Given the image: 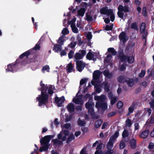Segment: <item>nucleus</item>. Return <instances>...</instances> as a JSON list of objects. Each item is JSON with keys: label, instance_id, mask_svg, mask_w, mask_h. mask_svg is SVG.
Returning a JSON list of instances; mask_svg holds the SVG:
<instances>
[{"label": "nucleus", "instance_id": "nucleus-15", "mask_svg": "<svg viewBox=\"0 0 154 154\" xmlns=\"http://www.w3.org/2000/svg\"><path fill=\"white\" fill-rule=\"evenodd\" d=\"M30 53L31 51L30 50H28L21 54L19 56V58L20 59H22L24 57H26V58H28V56L30 55Z\"/></svg>", "mask_w": 154, "mask_h": 154}, {"label": "nucleus", "instance_id": "nucleus-12", "mask_svg": "<svg viewBox=\"0 0 154 154\" xmlns=\"http://www.w3.org/2000/svg\"><path fill=\"white\" fill-rule=\"evenodd\" d=\"M15 67V64H14V63L10 64L8 65L6 69V71L7 72H13Z\"/></svg>", "mask_w": 154, "mask_h": 154}, {"label": "nucleus", "instance_id": "nucleus-20", "mask_svg": "<svg viewBox=\"0 0 154 154\" xmlns=\"http://www.w3.org/2000/svg\"><path fill=\"white\" fill-rule=\"evenodd\" d=\"M67 108L69 112H73L75 110V108L73 104L69 103L67 106Z\"/></svg>", "mask_w": 154, "mask_h": 154}, {"label": "nucleus", "instance_id": "nucleus-49", "mask_svg": "<svg viewBox=\"0 0 154 154\" xmlns=\"http://www.w3.org/2000/svg\"><path fill=\"white\" fill-rule=\"evenodd\" d=\"M135 43L134 42H131L128 44L127 48H131L135 46Z\"/></svg>", "mask_w": 154, "mask_h": 154}, {"label": "nucleus", "instance_id": "nucleus-16", "mask_svg": "<svg viewBox=\"0 0 154 154\" xmlns=\"http://www.w3.org/2000/svg\"><path fill=\"white\" fill-rule=\"evenodd\" d=\"M102 85L105 91L106 92H108L110 90L109 88L110 86L107 82H103L102 83Z\"/></svg>", "mask_w": 154, "mask_h": 154}, {"label": "nucleus", "instance_id": "nucleus-31", "mask_svg": "<svg viewBox=\"0 0 154 154\" xmlns=\"http://www.w3.org/2000/svg\"><path fill=\"white\" fill-rule=\"evenodd\" d=\"M94 105V104H93V103L92 102H88L86 103L85 106L86 109H88L89 108L93 107Z\"/></svg>", "mask_w": 154, "mask_h": 154}, {"label": "nucleus", "instance_id": "nucleus-55", "mask_svg": "<svg viewBox=\"0 0 154 154\" xmlns=\"http://www.w3.org/2000/svg\"><path fill=\"white\" fill-rule=\"evenodd\" d=\"M74 52L72 50H70L68 54L69 58L70 59L72 58L73 56Z\"/></svg>", "mask_w": 154, "mask_h": 154}, {"label": "nucleus", "instance_id": "nucleus-4", "mask_svg": "<svg viewBox=\"0 0 154 154\" xmlns=\"http://www.w3.org/2000/svg\"><path fill=\"white\" fill-rule=\"evenodd\" d=\"M95 106L98 109H101L102 110H105L107 108V105L104 101H97L96 103Z\"/></svg>", "mask_w": 154, "mask_h": 154}, {"label": "nucleus", "instance_id": "nucleus-14", "mask_svg": "<svg viewBox=\"0 0 154 154\" xmlns=\"http://www.w3.org/2000/svg\"><path fill=\"white\" fill-rule=\"evenodd\" d=\"M136 140L134 138L131 139L129 142L131 148L132 149H135L136 148L137 145Z\"/></svg>", "mask_w": 154, "mask_h": 154}, {"label": "nucleus", "instance_id": "nucleus-7", "mask_svg": "<svg viewBox=\"0 0 154 154\" xmlns=\"http://www.w3.org/2000/svg\"><path fill=\"white\" fill-rule=\"evenodd\" d=\"M80 53H75L74 55V58L76 60L82 59L86 54L85 51L83 50H80Z\"/></svg>", "mask_w": 154, "mask_h": 154}, {"label": "nucleus", "instance_id": "nucleus-51", "mask_svg": "<svg viewBox=\"0 0 154 154\" xmlns=\"http://www.w3.org/2000/svg\"><path fill=\"white\" fill-rule=\"evenodd\" d=\"M86 20L88 21L91 22L93 20V19L92 17L89 15L87 14V13L86 14Z\"/></svg>", "mask_w": 154, "mask_h": 154}, {"label": "nucleus", "instance_id": "nucleus-32", "mask_svg": "<svg viewBox=\"0 0 154 154\" xmlns=\"http://www.w3.org/2000/svg\"><path fill=\"white\" fill-rule=\"evenodd\" d=\"M125 126L126 127H130L132 124L131 120L129 118H128L126 120L125 122Z\"/></svg>", "mask_w": 154, "mask_h": 154}, {"label": "nucleus", "instance_id": "nucleus-21", "mask_svg": "<svg viewBox=\"0 0 154 154\" xmlns=\"http://www.w3.org/2000/svg\"><path fill=\"white\" fill-rule=\"evenodd\" d=\"M146 28V23L144 22L141 23L140 27V32L141 34H143V32L146 31L145 30Z\"/></svg>", "mask_w": 154, "mask_h": 154}, {"label": "nucleus", "instance_id": "nucleus-19", "mask_svg": "<svg viewBox=\"0 0 154 154\" xmlns=\"http://www.w3.org/2000/svg\"><path fill=\"white\" fill-rule=\"evenodd\" d=\"M62 48V46L57 44L54 45L53 50H54L55 52H58L61 51Z\"/></svg>", "mask_w": 154, "mask_h": 154}, {"label": "nucleus", "instance_id": "nucleus-13", "mask_svg": "<svg viewBox=\"0 0 154 154\" xmlns=\"http://www.w3.org/2000/svg\"><path fill=\"white\" fill-rule=\"evenodd\" d=\"M125 82L129 87H132L134 84V81L133 79L128 77L126 78Z\"/></svg>", "mask_w": 154, "mask_h": 154}, {"label": "nucleus", "instance_id": "nucleus-11", "mask_svg": "<svg viewBox=\"0 0 154 154\" xmlns=\"http://www.w3.org/2000/svg\"><path fill=\"white\" fill-rule=\"evenodd\" d=\"M149 133V130L146 129L142 131L139 135V136L140 138L145 139L148 137Z\"/></svg>", "mask_w": 154, "mask_h": 154}, {"label": "nucleus", "instance_id": "nucleus-34", "mask_svg": "<svg viewBox=\"0 0 154 154\" xmlns=\"http://www.w3.org/2000/svg\"><path fill=\"white\" fill-rule=\"evenodd\" d=\"M134 58L133 56H128L127 60L128 63H132L134 61Z\"/></svg>", "mask_w": 154, "mask_h": 154}, {"label": "nucleus", "instance_id": "nucleus-62", "mask_svg": "<svg viewBox=\"0 0 154 154\" xmlns=\"http://www.w3.org/2000/svg\"><path fill=\"white\" fill-rule=\"evenodd\" d=\"M77 39H78L77 43H78V45L79 46L82 45V44H83V42L82 40V39H81V38L78 37Z\"/></svg>", "mask_w": 154, "mask_h": 154}, {"label": "nucleus", "instance_id": "nucleus-1", "mask_svg": "<svg viewBox=\"0 0 154 154\" xmlns=\"http://www.w3.org/2000/svg\"><path fill=\"white\" fill-rule=\"evenodd\" d=\"M40 85L42 88L41 94L36 97V99L39 102L38 106L41 107L43 105H45L48 103L49 95L46 92L48 88L44 84L42 83V81L40 82Z\"/></svg>", "mask_w": 154, "mask_h": 154}, {"label": "nucleus", "instance_id": "nucleus-25", "mask_svg": "<svg viewBox=\"0 0 154 154\" xmlns=\"http://www.w3.org/2000/svg\"><path fill=\"white\" fill-rule=\"evenodd\" d=\"M136 105V104L135 102H133L131 106L129 107L128 109V111L129 112H131V113L133 112Z\"/></svg>", "mask_w": 154, "mask_h": 154}, {"label": "nucleus", "instance_id": "nucleus-46", "mask_svg": "<svg viewBox=\"0 0 154 154\" xmlns=\"http://www.w3.org/2000/svg\"><path fill=\"white\" fill-rule=\"evenodd\" d=\"M123 103L122 101H119L117 104V107L118 109H121L122 108L123 106Z\"/></svg>", "mask_w": 154, "mask_h": 154}, {"label": "nucleus", "instance_id": "nucleus-33", "mask_svg": "<svg viewBox=\"0 0 154 154\" xmlns=\"http://www.w3.org/2000/svg\"><path fill=\"white\" fill-rule=\"evenodd\" d=\"M108 51L111 53L112 55H115L117 54V51L113 48H110L108 49Z\"/></svg>", "mask_w": 154, "mask_h": 154}, {"label": "nucleus", "instance_id": "nucleus-54", "mask_svg": "<svg viewBox=\"0 0 154 154\" xmlns=\"http://www.w3.org/2000/svg\"><path fill=\"white\" fill-rule=\"evenodd\" d=\"M128 56L125 55L122 56L120 57L119 59H120L121 61L122 62H125L126 60H127Z\"/></svg>", "mask_w": 154, "mask_h": 154}, {"label": "nucleus", "instance_id": "nucleus-22", "mask_svg": "<svg viewBox=\"0 0 154 154\" xmlns=\"http://www.w3.org/2000/svg\"><path fill=\"white\" fill-rule=\"evenodd\" d=\"M103 74L106 77L110 79L111 78L112 75V74L110 73L107 70H105L103 72Z\"/></svg>", "mask_w": 154, "mask_h": 154}, {"label": "nucleus", "instance_id": "nucleus-39", "mask_svg": "<svg viewBox=\"0 0 154 154\" xmlns=\"http://www.w3.org/2000/svg\"><path fill=\"white\" fill-rule=\"evenodd\" d=\"M53 143L55 145L60 144L62 143V141L60 140L57 139H54L52 140Z\"/></svg>", "mask_w": 154, "mask_h": 154}, {"label": "nucleus", "instance_id": "nucleus-24", "mask_svg": "<svg viewBox=\"0 0 154 154\" xmlns=\"http://www.w3.org/2000/svg\"><path fill=\"white\" fill-rule=\"evenodd\" d=\"M75 139V136L73 134H70L68 137L66 141L67 143H69L74 140Z\"/></svg>", "mask_w": 154, "mask_h": 154}, {"label": "nucleus", "instance_id": "nucleus-59", "mask_svg": "<svg viewBox=\"0 0 154 154\" xmlns=\"http://www.w3.org/2000/svg\"><path fill=\"white\" fill-rule=\"evenodd\" d=\"M111 102L110 103L112 105H114L117 101V99L115 97H113L112 99H110Z\"/></svg>", "mask_w": 154, "mask_h": 154}, {"label": "nucleus", "instance_id": "nucleus-38", "mask_svg": "<svg viewBox=\"0 0 154 154\" xmlns=\"http://www.w3.org/2000/svg\"><path fill=\"white\" fill-rule=\"evenodd\" d=\"M113 24H112L110 26H109L108 25H106L105 29L106 31H109V30H112L113 29Z\"/></svg>", "mask_w": 154, "mask_h": 154}, {"label": "nucleus", "instance_id": "nucleus-2", "mask_svg": "<svg viewBox=\"0 0 154 154\" xmlns=\"http://www.w3.org/2000/svg\"><path fill=\"white\" fill-rule=\"evenodd\" d=\"M118 10L117 12L119 18L122 19L124 18V13L123 12L125 13L130 12L129 7L127 6H123L122 5H119L118 7Z\"/></svg>", "mask_w": 154, "mask_h": 154}, {"label": "nucleus", "instance_id": "nucleus-3", "mask_svg": "<svg viewBox=\"0 0 154 154\" xmlns=\"http://www.w3.org/2000/svg\"><path fill=\"white\" fill-rule=\"evenodd\" d=\"M54 137V135L45 136L40 140L41 145L49 144L48 143L52 138Z\"/></svg>", "mask_w": 154, "mask_h": 154}, {"label": "nucleus", "instance_id": "nucleus-43", "mask_svg": "<svg viewBox=\"0 0 154 154\" xmlns=\"http://www.w3.org/2000/svg\"><path fill=\"white\" fill-rule=\"evenodd\" d=\"M112 58V56L110 54H108L105 60L106 62H109Z\"/></svg>", "mask_w": 154, "mask_h": 154}, {"label": "nucleus", "instance_id": "nucleus-42", "mask_svg": "<svg viewBox=\"0 0 154 154\" xmlns=\"http://www.w3.org/2000/svg\"><path fill=\"white\" fill-rule=\"evenodd\" d=\"M50 69L49 66L48 65H46L43 66L42 69V71L43 72H45V71L49 72V69Z\"/></svg>", "mask_w": 154, "mask_h": 154}, {"label": "nucleus", "instance_id": "nucleus-28", "mask_svg": "<svg viewBox=\"0 0 154 154\" xmlns=\"http://www.w3.org/2000/svg\"><path fill=\"white\" fill-rule=\"evenodd\" d=\"M77 122L78 125L81 126H83L86 124V122L85 121L81 120L80 118L78 119Z\"/></svg>", "mask_w": 154, "mask_h": 154}, {"label": "nucleus", "instance_id": "nucleus-40", "mask_svg": "<svg viewBox=\"0 0 154 154\" xmlns=\"http://www.w3.org/2000/svg\"><path fill=\"white\" fill-rule=\"evenodd\" d=\"M78 98H73L72 100V101L76 104H80V105H82L83 103L81 102L79 100Z\"/></svg>", "mask_w": 154, "mask_h": 154}, {"label": "nucleus", "instance_id": "nucleus-18", "mask_svg": "<svg viewBox=\"0 0 154 154\" xmlns=\"http://www.w3.org/2000/svg\"><path fill=\"white\" fill-rule=\"evenodd\" d=\"M86 11V9L85 8H82L77 11L78 15L80 17L84 16Z\"/></svg>", "mask_w": 154, "mask_h": 154}, {"label": "nucleus", "instance_id": "nucleus-5", "mask_svg": "<svg viewBox=\"0 0 154 154\" xmlns=\"http://www.w3.org/2000/svg\"><path fill=\"white\" fill-rule=\"evenodd\" d=\"M100 13L102 14L109 15L113 13V11L111 9H108L107 7L102 8L100 11Z\"/></svg>", "mask_w": 154, "mask_h": 154}, {"label": "nucleus", "instance_id": "nucleus-44", "mask_svg": "<svg viewBox=\"0 0 154 154\" xmlns=\"http://www.w3.org/2000/svg\"><path fill=\"white\" fill-rule=\"evenodd\" d=\"M88 112L89 114L93 116L94 114V110L93 107L88 109Z\"/></svg>", "mask_w": 154, "mask_h": 154}, {"label": "nucleus", "instance_id": "nucleus-26", "mask_svg": "<svg viewBox=\"0 0 154 154\" xmlns=\"http://www.w3.org/2000/svg\"><path fill=\"white\" fill-rule=\"evenodd\" d=\"M55 89V87L53 85H51L48 88V93L50 95H52L54 92V90Z\"/></svg>", "mask_w": 154, "mask_h": 154}, {"label": "nucleus", "instance_id": "nucleus-29", "mask_svg": "<svg viewBox=\"0 0 154 154\" xmlns=\"http://www.w3.org/2000/svg\"><path fill=\"white\" fill-rule=\"evenodd\" d=\"M94 55L93 53L91 52H89L87 54L86 57L87 59L91 60L94 57Z\"/></svg>", "mask_w": 154, "mask_h": 154}, {"label": "nucleus", "instance_id": "nucleus-35", "mask_svg": "<svg viewBox=\"0 0 154 154\" xmlns=\"http://www.w3.org/2000/svg\"><path fill=\"white\" fill-rule=\"evenodd\" d=\"M131 29H134L137 31L138 30V26L136 22L133 23L130 26Z\"/></svg>", "mask_w": 154, "mask_h": 154}, {"label": "nucleus", "instance_id": "nucleus-27", "mask_svg": "<svg viewBox=\"0 0 154 154\" xmlns=\"http://www.w3.org/2000/svg\"><path fill=\"white\" fill-rule=\"evenodd\" d=\"M102 123V121L101 119H98L94 123V126L96 128L99 127Z\"/></svg>", "mask_w": 154, "mask_h": 154}, {"label": "nucleus", "instance_id": "nucleus-17", "mask_svg": "<svg viewBox=\"0 0 154 154\" xmlns=\"http://www.w3.org/2000/svg\"><path fill=\"white\" fill-rule=\"evenodd\" d=\"M127 77L123 75H120L117 78L118 82L120 83H124Z\"/></svg>", "mask_w": 154, "mask_h": 154}, {"label": "nucleus", "instance_id": "nucleus-52", "mask_svg": "<svg viewBox=\"0 0 154 154\" xmlns=\"http://www.w3.org/2000/svg\"><path fill=\"white\" fill-rule=\"evenodd\" d=\"M143 34L142 35V38L143 39H145V44H146V39L147 37V36L148 35V33L147 31H146L143 32Z\"/></svg>", "mask_w": 154, "mask_h": 154}, {"label": "nucleus", "instance_id": "nucleus-58", "mask_svg": "<svg viewBox=\"0 0 154 154\" xmlns=\"http://www.w3.org/2000/svg\"><path fill=\"white\" fill-rule=\"evenodd\" d=\"M126 65L125 63H123L122 65L120 68V70L121 71H124L126 68Z\"/></svg>", "mask_w": 154, "mask_h": 154}, {"label": "nucleus", "instance_id": "nucleus-63", "mask_svg": "<svg viewBox=\"0 0 154 154\" xmlns=\"http://www.w3.org/2000/svg\"><path fill=\"white\" fill-rule=\"evenodd\" d=\"M149 104L150 107L154 109V99H152L151 101L149 102Z\"/></svg>", "mask_w": 154, "mask_h": 154}, {"label": "nucleus", "instance_id": "nucleus-41", "mask_svg": "<svg viewBox=\"0 0 154 154\" xmlns=\"http://www.w3.org/2000/svg\"><path fill=\"white\" fill-rule=\"evenodd\" d=\"M84 98L86 100L88 98H89V101H90L92 99V96L90 94L87 93L86 94L84 97Z\"/></svg>", "mask_w": 154, "mask_h": 154}, {"label": "nucleus", "instance_id": "nucleus-47", "mask_svg": "<svg viewBox=\"0 0 154 154\" xmlns=\"http://www.w3.org/2000/svg\"><path fill=\"white\" fill-rule=\"evenodd\" d=\"M142 14L143 15L146 17L147 15V8L146 7H143L142 8Z\"/></svg>", "mask_w": 154, "mask_h": 154}, {"label": "nucleus", "instance_id": "nucleus-60", "mask_svg": "<svg viewBox=\"0 0 154 154\" xmlns=\"http://www.w3.org/2000/svg\"><path fill=\"white\" fill-rule=\"evenodd\" d=\"M43 146L42 147V148L43 149L44 151H46L48 150L49 146V144H44L43 145Z\"/></svg>", "mask_w": 154, "mask_h": 154}, {"label": "nucleus", "instance_id": "nucleus-61", "mask_svg": "<svg viewBox=\"0 0 154 154\" xmlns=\"http://www.w3.org/2000/svg\"><path fill=\"white\" fill-rule=\"evenodd\" d=\"M148 148L152 149L154 148V143L152 142H150L148 146Z\"/></svg>", "mask_w": 154, "mask_h": 154}, {"label": "nucleus", "instance_id": "nucleus-64", "mask_svg": "<svg viewBox=\"0 0 154 154\" xmlns=\"http://www.w3.org/2000/svg\"><path fill=\"white\" fill-rule=\"evenodd\" d=\"M80 154H88L86 152V148L85 147H84L81 151Z\"/></svg>", "mask_w": 154, "mask_h": 154}, {"label": "nucleus", "instance_id": "nucleus-6", "mask_svg": "<svg viewBox=\"0 0 154 154\" xmlns=\"http://www.w3.org/2000/svg\"><path fill=\"white\" fill-rule=\"evenodd\" d=\"M76 69L78 70L81 72L84 69L85 66V64L82 60H77L76 62Z\"/></svg>", "mask_w": 154, "mask_h": 154}, {"label": "nucleus", "instance_id": "nucleus-48", "mask_svg": "<svg viewBox=\"0 0 154 154\" xmlns=\"http://www.w3.org/2000/svg\"><path fill=\"white\" fill-rule=\"evenodd\" d=\"M125 147V144L124 142L121 141L120 142L119 144V148L120 149H122Z\"/></svg>", "mask_w": 154, "mask_h": 154}, {"label": "nucleus", "instance_id": "nucleus-23", "mask_svg": "<svg viewBox=\"0 0 154 154\" xmlns=\"http://www.w3.org/2000/svg\"><path fill=\"white\" fill-rule=\"evenodd\" d=\"M67 70L68 72L70 73L72 71L74 66L71 63H70L68 64L67 65Z\"/></svg>", "mask_w": 154, "mask_h": 154}, {"label": "nucleus", "instance_id": "nucleus-30", "mask_svg": "<svg viewBox=\"0 0 154 154\" xmlns=\"http://www.w3.org/2000/svg\"><path fill=\"white\" fill-rule=\"evenodd\" d=\"M71 27L73 32L75 33H77L78 32V29L76 27L75 24H71Z\"/></svg>", "mask_w": 154, "mask_h": 154}, {"label": "nucleus", "instance_id": "nucleus-45", "mask_svg": "<svg viewBox=\"0 0 154 154\" xmlns=\"http://www.w3.org/2000/svg\"><path fill=\"white\" fill-rule=\"evenodd\" d=\"M104 97V96H96L95 97V99L98 100V101H101L103 100Z\"/></svg>", "mask_w": 154, "mask_h": 154}, {"label": "nucleus", "instance_id": "nucleus-57", "mask_svg": "<svg viewBox=\"0 0 154 154\" xmlns=\"http://www.w3.org/2000/svg\"><path fill=\"white\" fill-rule=\"evenodd\" d=\"M88 79L86 78H84L82 79L80 81V85H83L84 84L86 81H87Z\"/></svg>", "mask_w": 154, "mask_h": 154}, {"label": "nucleus", "instance_id": "nucleus-56", "mask_svg": "<svg viewBox=\"0 0 154 154\" xmlns=\"http://www.w3.org/2000/svg\"><path fill=\"white\" fill-rule=\"evenodd\" d=\"M77 42H75L74 43L71 42L70 44L69 45V46L71 48H73L75 46Z\"/></svg>", "mask_w": 154, "mask_h": 154}, {"label": "nucleus", "instance_id": "nucleus-50", "mask_svg": "<svg viewBox=\"0 0 154 154\" xmlns=\"http://www.w3.org/2000/svg\"><path fill=\"white\" fill-rule=\"evenodd\" d=\"M69 32L66 28H64L62 31V33L63 35H65L69 34Z\"/></svg>", "mask_w": 154, "mask_h": 154}, {"label": "nucleus", "instance_id": "nucleus-9", "mask_svg": "<svg viewBox=\"0 0 154 154\" xmlns=\"http://www.w3.org/2000/svg\"><path fill=\"white\" fill-rule=\"evenodd\" d=\"M119 39L121 41H122L123 43H125L128 39V38L126 36L124 32H122L119 36Z\"/></svg>", "mask_w": 154, "mask_h": 154}, {"label": "nucleus", "instance_id": "nucleus-53", "mask_svg": "<svg viewBox=\"0 0 154 154\" xmlns=\"http://www.w3.org/2000/svg\"><path fill=\"white\" fill-rule=\"evenodd\" d=\"M117 113L115 112H112L109 113L107 115V117L108 118L111 117L115 116Z\"/></svg>", "mask_w": 154, "mask_h": 154}, {"label": "nucleus", "instance_id": "nucleus-37", "mask_svg": "<svg viewBox=\"0 0 154 154\" xmlns=\"http://www.w3.org/2000/svg\"><path fill=\"white\" fill-rule=\"evenodd\" d=\"M64 37L63 36H61L59 38L57 42L59 44V45L62 46L64 42Z\"/></svg>", "mask_w": 154, "mask_h": 154}, {"label": "nucleus", "instance_id": "nucleus-36", "mask_svg": "<svg viewBox=\"0 0 154 154\" xmlns=\"http://www.w3.org/2000/svg\"><path fill=\"white\" fill-rule=\"evenodd\" d=\"M129 135V133L127 129H125L122 132V137L123 138H125Z\"/></svg>", "mask_w": 154, "mask_h": 154}, {"label": "nucleus", "instance_id": "nucleus-8", "mask_svg": "<svg viewBox=\"0 0 154 154\" xmlns=\"http://www.w3.org/2000/svg\"><path fill=\"white\" fill-rule=\"evenodd\" d=\"M65 100L64 97L62 96L60 98L56 97L55 99V102L57 104V106L61 107L62 106V104L64 103Z\"/></svg>", "mask_w": 154, "mask_h": 154}, {"label": "nucleus", "instance_id": "nucleus-10", "mask_svg": "<svg viewBox=\"0 0 154 154\" xmlns=\"http://www.w3.org/2000/svg\"><path fill=\"white\" fill-rule=\"evenodd\" d=\"M101 72L99 70H96L94 71L93 74V79L94 81H97L100 78Z\"/></svg>", "mask_w": 154, "mask_h": 154}]
</instances>
